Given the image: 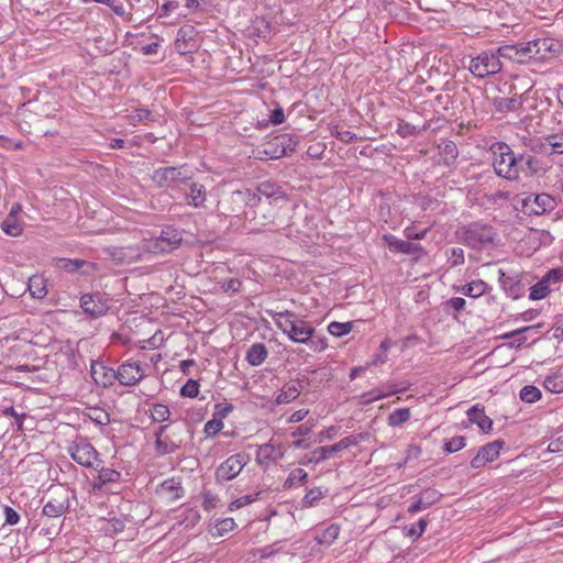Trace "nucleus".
I'll use <instances>...</instances> for the list:
<instances>
[{
  "mask_svg": "<svg viewBox=\"0 0 563 563\" xmlns=\"http://www.w3.org/2000/svg\"><path fill=\"white\" fill-rule=\"evenodd\" d=\"M273 200L283 202V188L271 181L258 184L256 190L251 189L234 190L221 196L217 203V213L222 217L238 216L244 207L257 206L261 200Z\"/></svg>",
  "mask_w": 563,
  "mask_h": 563,
  "instance_id": "1",
  "label": "nucleus"
},
{
  "mask_svg": "<svg viewBox=\"0 0 563 563\" xmlns=\"http://www.w3.org/2000/svg\"><path fill=\"white\" fill-rule=\"evenodd\" d=\"M284 201L275 202L271 199L261 200L260 205L251 206L250 208L254 209L255 220L263 228H267L268 231H277L282 228L288 227L290 223L287 220L283 219L282 211L288 205V197L283 190Z\"/></svg>",
  "mask_w": 563,
  "mask_h": 563,
  "instance_id": "2",
  "label": "nucleus"
},
{
  "mask_svg": "<svg viewBox=\"0 0 563 563\" xmlns=\"http://www.w3.org/2000/svg\"><path fill=\"white\" fill-rule=\"evenodd\" d=\"M276 327L282 330L292 342L308 344L314 334V328L309 322L299 319L292 311L276 312Z\"/></svg>",
  "mask_w": 563,
  "mask_h": 563,
  "instance_id": "3",
  "label": "nucleus"
},
{
  "mask_svg": "<svg viewBox=\"0 0 563 563\" xmlns=\"http://www.w3.org/2000/svg\"><path fill=\"white\" fill-rule=\"evenodd\" d=\"M74 492L66 486H55L49 490V499L44 505L41 520H58L70 507Z\"/></svg>",
  "mask_w": 563,
  "mask_h": 563,
  "instance_id": "4",
  "label": "nucleus"
},
{
  "mask_svg": "<svg viewBox=\"0 0 563 563\" xmlns=\"http://www.w3.org/2000/svg\"><path fill=\"white\" fill-rule=\"evenodd\" d=\"M192 172L186 165L161 167L153 172L151 179L158 188H169L190 180Z\"/></svg>",
  "mask_w": 563,
  "mask_h": 563,
  "instance_id": "5",
  "label": "nucleus"
},
{
  "mask_svg": "<svg viewBox=\"0 0 563 563\" xmlns=\"http://www.w3.org/2000/svg\"><path fill=\"white\" fill-rule=\"evenodd\" d=\"M495 236L496 233L492 227L478 223L471 224L461 232L462 242L473 250H482L493 244Z\"/></svg>",
  "mask_w": 563,
  "mask_h": 563,
  "instance_id": "6",
  "label": "nucleus"
},
{
  "mask_svg": "<svg viewBox=\"0 0 563 563\" xmlns=\"http://www.w3.org/2000/svg\"><path fill=\"white\" fill-rule=\"evenodd\" d=\"M503 64L496 51H485L471 58L468 69L478 78L495 75L501 70Z\"/></svg>",
  "mask_w": 563,
  "mask_h": 563,
  "instance_id": "7",
  "label": "nucleus"
},
{
  "mask_svg": "<svg viewBox=\"0 0 563 563\" xmlns=\"http://www.w3.org/2000/svg\"><path fill=\"white\" fill-rule=\"evenodd\" d=\"M521 211L528 216H541L555 209V199L545 192L529 194L518 199Z\"/></svg>",
  "mask_w": 563,
  "mask_h": 563,
  "instance_id": "8",
  "label": "nucleus"
},
{
  "mask_svg": "<svg viewBox=\"0 0 563 563\" xmlns=\"http://www.w3.org/2000/svg\"><path fill=\"white\" fill-rule=\"evenodd\" d=\"M68 453L76 463L85 467L98 470L103 463L93 445L84 439L73 443L68 448Z\"/></svg>",
  "mask_w": 563,
  "mask_h": 563,
  "instance_id": "9",
  "label": "nucleus"
},
{
  "mask_svg": "<svg viewBox=\"0 0 563 563\" xmlns=\"http://www.w3.org/2000/svg\"><path fill=\"white\" fill-rule=\"evenodd\" d=\"M250 456L244 452H240L229 456L223 461L214 472L216 482L223 484L234 479L249 463Z\"/></svg>",
  "mask_w": 563,
  "mask_h": 563,
  "instance_id": "10",
  "label": "nucleus"
},
{
  "mask_svg": "<svg viewBox=\"0 0 563 563\" xmlns=\"http://www.w3.org/2000/svg\"><path fill=\"white\" fill-rule=\"evenodd\" d=\"M183 242V232L174 227H165L162 229L159 236H157L152 247L154 252L170 253L178 249Z\"/></svg>",
  "mask_w": 563,
  "mask_h": 563,
  "instance_id": "11",
  "label": "nucleus"
},
{
  "mask_svg": "<svg viewBox=\"0 0 563 563\" xmlns=\"http://www.w3.org/2000/svg\"><path fill=\"white\" fill-rule=\"evenodd\" d=\"M117 380L122 386H135L145 376L144 369L139 361L125 362L115 369Z\"/></svg>",
  "mask_w": 563,
  "mask_h": 563,
  "instance_id": "12",
  "label": "nucleus"
},
{
  "mask_svg": "<svg viewBox=\"0 0 563 563\" xmlns=\"http://www.w3.org/2000/svg\"><path fill=\"white\" fill-rule=\"evenodd\" d=\"M80 307L84 312L91 318H99L109 310V299L104 298L99 292L85 294L80 298Z\"/></svg>",
  "mask_w": 563,
  "mask_h": 563,
  "instance_id": "13",
  "label": "nucleus"
},
{
  "mask_svg": "<svg viewBox=\"0 0 563 563\" xmlns=\"http://www.w3.org/2000/svg\"><path fill=\"white\" fill-rule=\"evenodd\" d=\"M356 444H357V440L354 435L345 437L332 445L317 448L314 451H312V456L308 461L301 462V463L306 465L311 462H314V463L323 462L330 455L338 453L342 450H345L350 446L356 445Z\"/></svg>",
  "mask_w": 563,
  "mask_h": 563,
  "instance_id": "14",
  "label": "nucleus"
},
{
  "mask_svg": "<svg viewBox=\"0 0 563 563\" xmlns=\"http://www.w3.org/2000/svg\"><path fill=\"white\" fill-rule=\"evenodd\" d=\"M103 254L117 265L134 263L141 256L140 250L134 246H107Z\"/></svg>",
  "mask_w": 563,
  "mask_h": 563,
  "instance_id": "15",
  "label": "nucleus"
},
{
  "mask_svg": "<svg viewBox=\"0 0 563 563\" xmlns=\"http://www.w3.org/2000/svg\"><path fill=\"white\" fill-rule=\"evenodd\" d=\"M383 240L393 252L406 255H415L416 257H421L427 254L420 244L412 243L410 240L404 241L393 234H385Z\"/></svg>",
  "mask_w": 563,
  "mask_h": 563,
  "instance_id": "16",
  "label": "nucleus"
},
{
  "mask_svg": "<svg viewBox=\"0 0 563 563\" xmlns=\"http://www.w3.org/2000/svg\"><path fill=\"white\" fill-rule=\"evenodd\" d=\"M505 442L500 439L483 445L477 454L471 460V467L478 470L486 463L495 461L499 456Z\"/></svg>",
  "mask_w": 563,
  "mask_h": 563,
  "instance_id": "17",
  "label": "nucleus"
},
{
  "mask_svg": "<svg viewBox=\"0 0 563 563\" xmlns=\"http://www.w3.org/2000/svg\"><path fill=\"white\" fill-rule=\"evenodd\" d=\"M533 59H549L558 54L562 47L561 43L551 37L532 40Z\"/></svg>",
  "mask_w": 563,
  "mask_h": 563,
  "instance_id": "18",
  "label": "nucleus"
},
{
  "mask_svg": "<svg viewBox=\"0 0 563 563\" xmlns=\"http://www.w3.org/2000/svg\"><path fill=\"white\" fill-rule=\"evenodd\" d=\"M90 374L98 386L111 387L117 380L115 369L107 366L103 362L93 361L90 366Z\"/></svg>",
  "mask_w": 563,
  "mask_h": 563,
  "instance_id": "19",
  "label": "nucleus"
},
{
  "mask_svg": "<svg viewBox=\"0 0 563 563\" xmlns=\"http://www.w3.org/2000/svg\"><path fill=\"white\" fill-rule=\"evenodd\" d=\"M493 167L495 173L504 178V172L507 170L508 161L511 155V147L505 142H497L492 145Z\"/></svg>",
  "mask_w": 563,
  "mask_h": 563,
  "instance_id": "20",
  "label": "nucleus"
},
{
  "mask_svg": "<svg viewBox=\"0 0 563 563\" xmlns=\"http://www.w3.org/2000/svg\"><path fill=\"white\" fill-rule=\"evenodd\" d=\"M519 177L542 176L547 170L539 158L527 153H519Z\"/></svg>",
  "mask_w": 563,
  "mask_h": 563,
  "instance_id": "21",
  "label": "nucleus"
},
{
  "mask_svg": "<svg viewBox=\"0 0 563 563\" xmlns=\"http://www.w3.org/2000/svg\"><path fill=\"white\" fill-rule=\"evenodd\" d=\"M499 283L506 295L512 299H519L525 294V285L518 275H508L499 269Z\"/></svg>",
  "mask_w": 563,
  "mask_h": 563,
  "instance_id": "22",
  "label": "nucleus"
},
{
  "mask_svg": "<svg viewBox=\"0 0 563 563\" xmlns=\"http://www.w3.org/2000/svg\"><path fill=\"white\" fill-rule=\"evenodd\" d=\"M442 494L434 488H427L416 496V500L409 506L408 512L416 514L420 510L428 509L439 503Z\"/></svg>",
  "mask_w": 563,
  "mask_h": 563,
  "instance_id": "23",
  "label": "nucleus"
},
{
  "mask_svg": "<svg viewBox=\"0 0 563 563\" xmlns=\"http://www.w3.org/2000/svg\"><path fill=\"white\" fill-rule=\"evenodd\" d=\"M467 418L471 423L477 424V427L485 433L489 432L493 427V420L487 417L484 412V406L476 404L472 406L467 412Z\"/></svg>",
  "mask_w": 563,
  "mask_h": 563,
  "instance_id": "24",
  "label": "nucleus"
},
{
  "mask_svg": "<svg viewBox=\"0 0 563 563\" xmlns=\"http://www.w3.org/2000/svg\"><path fill=\"white\" fill-rule=\"evenodd\" d=\"M268 146L273 148L272 155L274 157L285 156L288 153L295 151L296 143L292 142L290 137L286 134H280L275 136L269 143Z\"/></svg>",
  "mask_w": 563,
  "mask_h": 563,
  "instance_id": "25",
  "label": "nucleus"
},
{
  "mask_svg": "<svg viewBox=\"0 0 563 563\" xmlns=\"http://www.w3.org/2000/svg\"><path fill=\"white\" fill-rule=\"evenodd\" d=\"M98 475L92 482L93 490H100L103 485L118 483L121 479V473L113 468L104 467L103 463L98 467Z\"/></svg>",
  "mask_w": 563,
  "mask_h": 563,
  "instance_id": "26",
  "label": "nucleus"
},
{
  "mask_svg": "<svg viewBox=\"0 0 563 563\" xmlns=\"http://www.w3.org/2000/svg\"><path fill=\"white\" fill-rule=\"evenodd\" d=\"M441 156L440 164L451 167L456 164L459 148L453 141L445 140L438 146Z\"/></svg>",
  "mask_w": 563,
  "mask_h": 563,
  "instance_id": "27",
  "label": "nucleus"
},
{
  "mask_svg": "<svg viewBox=\"0 0 563 563\" xmlns=\"http://www.w3.org/2000/svg\"><path fill=\"white\" fill-rule=\"evenodd\" d=\"M303 389L301 380H292L287 383L276 397L277 404H288L295 400Z\"/></svg>",
  "mask_w": 563,
  "mask_h": 563,
  "instance_id": "28",
  "label": "nucleus"
},
{
  "mask_svg": "<svg viewBox=\"0 0 563 563\" xmlns=\"http://www.w3.org/2000/svg\"><path fill=\"white\" fill-rule=\"evenodd\" d=\"M555 280V273H547L537 284H534L530 288L529 299L530 300H541L544 299L550 292L551 288H549V278Z\"/></svg>",
  "mask_w": 563,
  "mask_h": 563,
  "instance_id": "29",
  "label": "nucleus"
},
{
  "mask_svg": "<svg viewBox=\"0 0 563 563\" xmlns=\"http://www.w3.org/2000/svg\"><path fill=\"white\" fill-rule=\"evenodd\" d=\"M207 191L203 185L191 183L186 194V202L194 208H201L206 201Z\"/></svg>",
  "mask_w": 563,
  "mask_h": 563,
  "instance_id": "30",
  "label": "nucleus"
},
{
  "mask_svg": "<svg viewBox=\"0 0 563 563\" xmlns=\"http://www.w3.org/2000/svg\"><path fill=\"white\" fill-rule=\"evenodd\" d=\"M383 388H384V390L375 391V395L368 401L379 400V399L389 397L391 395L406 391L410 388V384L408 382H400V383L389 382V383H386L383 386ZM372 394H374V391H372Z\"/></svg>",
  "mask_w": 563,
  "mask_h": 563,
  "instance_id": "31",
  "label": "nucleus"
},
{
  "mask_svg": "<svg viewBox=\"0 0 563 563\" xmlns=\"http://www.w3.org/2000/svg\"><path fill=\"white\" fill-rule=\"evenodd\" d=\"M268 351L263 343H254L250 346L246 353V361L252 366L262 365L267 358Z\"/></svg>",
  "mask_w": 563,
  "mask_h": 563,
  "instance_id": "32",
  "label": "nucleus"
},
{
  "mask_svg": "<svg viewBox=\"0 0 563 563\" xmlns=\"http://www.w3.org/2000/svg\"><path fill=\"white\" fill-rule=\"evenodd\" d=\"M494 106L498 112L516 111L522 107V96L495 98Z\"/></svg>",
  "mask_w": 563,
  "mask_h": 563,
  "instance_id": "33",
  "label": "nucleus"
},
{
  "mask_svg": "<svg viewBox=\"0 0 563 563\" xmlns=\"http://www.w3.org/2000/svg\"><path fill=\"white\" fill-rule=\"evenodd\" d=\"M27 288L33 298L42 299L47 294L46 280L40 275L30 277Z\"/></svg>",
  "mask_w": 563,
  "mask_h": 563,
  "instance_id": "34",
  "label": "nucleus"
},
{
  "mask_svg": "<svg viewBox=\"0 0 563 563\" xmlns=\"http://www.w3.org/2000/svg\"><path fill=\"white\" fill-rule=\"evenodd\" d=\"M487 289L488 284L482 279H477L464 285L462 288V294L464 296L478 298L482 295H484L487 291Z\"/></svg>",
  "mask_w": 563,
  "mask_h": 563,
  "instance_id": "35",
  "label": "nucleus"
},
{
  "mask_svg": "<svg viewBox=\"0 0 563 563\" xmlns=\"http://www.w3.org/2000/svg\"><path fill=\"white\" fill-rule=\"evenodd\" d=\"M340 534V527L338 525H330L328 528L318 532L316 540L320 544L330 545L332 544Z\"/></svg>",
  "mask_w": 563,
  "mask_h": 563,
  "instance_id": "36",
  "label": "nucleus"
},
{
  "mask_svg": "<svg viewBox=\"0 0 563 563\" xmlns=\"http://www.w3.org/2000/svg\"><path fill=\"white\" fill-rule=\"evenodd\" d=\"M411 418V412L409 408H398L390 412L387 418L388 426L396 428L400 427Z\"/></svg>",
  "mask_w": 563,
  "mask_h": 563,
  "instance_id": "37",
  "label": "nucleus"
},
{
  "mask_svg": "<svg viewBox=\"0 0 563 563\" xmlns=\"http://www.w3.org/2000/svg\"><path fill=\"white\" fill-rule=\"evenodd\" d=\"M2 231L10 236H19L22 233V224L13 214H8L1 223Z\"/></svg>",
  "mask_w": 563,
  "mask_h": 563,
  "instance_id": "38",
  "label": "nucleus"
},
{
  "mask_svg": "<svg viewBox=\"0 0 563 563\" xmlns=\"http://www.w3.org/2000/svg\"><path fill=\"white\" fill-rule=\"evenodd\" d=\"M284 456V453L276 449L271 443H266L260 446L258 453H257V461L258 463H262V459L269 460V461H277L280 460Z\"/></svg>",
  "mask_w": 563,
  "mask_h": 563,
  "instance_id": "39",
  "label": "nucleus"
},
{
  "mask_svg": "<svg viewBox=\"0 0 563 563\" xmlns=\"http://www.w3.org/2000/svg\"><path fill=\"white\" fill-rule=\"evenodd\" d=\"M180 489V482L174 477L164 481L161 485V493L167 494L169 498L173 500L181 497V495L179 494Z\"/></svg>",
  "mask_w": 563,
  "mask_h": 563,
  "instance_id": "40",
  "label": "nucleus"
},
{
  "mask_svg": "<svg viewBox=\"0 0 563 563\" xmlns=\"http://www.w3.org/2000/svg\"><path fill=\"white\" fill-rule=\"evenodd\" d=\"M58 520H41L38 519V526H41V534L44 537H47L48 539H52L53 537H56L62 528V523L57 522Z\"/></svg>",
  "mask_w": 563,
  "mask_h": 563,
  "instance_id": "41",
  "label": "nucleus"
},
{
  "mask_svg": "<svg viewBox=\"0 0 563 563\" xmlns=\"http://www.w3.org/2000/svg\"><path fill=\"white\" fill-rule=\"evenodd\" d=\"M519 154L511 152L510 159L508 161L507 170L504 172V178L507 180L519 179Z\"/></svg>",
  "mask_w": 563,
  "mask_h": 563,
  "instance_id": "42",
  "label": "nucleus"
},
{
  "mask_svg": "<svg viewBox=\"0 0 563 563\" xmlns=\"http://www.w3.org/2000/svg\"><path fill=\"white\" fill-rule=\"evenodd\" d=\"M426 130H427V125L419 128V126H416L405 120H399V122L397 124V133L402 137L417 135L420 132L426 131Z\"/></svg>",
  "mask_w": 563,
  "mask_h": 563,
  "instance_id": "43",
  "label": "nucleus"
},
{
  "mask_svg": "<svg viewBox=\"0 0 563 563\" xmlns=\"http://www.w3.org/2000/svg\"><path fill=\"white\" fill-rule=\"evenodd\" d=\"M541 390L533 385H526L521 388L519 397L522 401L533 404L541 398Z\"/></svg>",
  "mask_w": 563,
  "mask_h": 563,
  "instance_id": "44",
  "label": "nucleus"
},
{
  "mask_svg": "<svg viewBox=\"0 0 563 563\" xmlns=\"http://www.w3.org/2000/svg\"><path fill=\"white\" fill-rule=\"evenodd\" d=\"M178 445L174 443L169 437H163L162 439H155V450L161 455H166L175 452Z\"/></svg>",
  "mask_w": 563,
  "mask_h": 563,
  "instance_id": "45",
  "label": "nucleus"
},
{
  "mask_svg": "<svg viewBox=\"0 0 563 563\" xmlns=\"http://www.w3.org/2000/svg\"><path fill=\"white\" fill-rule=\"evenodd\" d=\"M353 329V322H338L333 321L328 325V331L331 335L341 338L350 333Z\"/></svg>",
  "mask_w": 563,
  "mask_h": 563,
  "instance_id": "46",
  "label": "nucleus"
},
{
  "mask_svg": "<svg viewBox=\"0 0 563 563\" xmlns=\"http://www.w3.org/2000/svg\"><path fill=\"white\" fill-rule=\"evenodd\" d=\"M543 386L551 393H562L563 391V376L562 375H552L548 376L544 379Z\"/></svg>",
  "mask_w": 563,
  "mask_h": 563,
  "instance_id": "47",
  "label": "nucleus"
},
{
  "mask_svg": "<svg viewBox=\"0 0 563 563\" xmlns=\"http://www.w3.org/2000/svg\"><path fill=\"white\" fill-rule=\"evenodd\" d=\"M308 477V473L303 468H295L292 470L287 479L284 483V488H290L296 483H303Z\"/></svg>",
  "mask_w": 563,
  "mask_h": 563,
  "instance_id": "48",
  "label": "nucleus"
},
{
  "mask_svg": "<svg viewBox=\"0 0 563 563\" xmlns=\"http://www.w3.org/2000/svg\"><path fill=\"white\" fill-rule=\"evenodd\" d=\"M466 445V438L463 435H457L452 438L451 440L444 442L443 451L446 453H455L461 451Z\"/></svg>",
  "mask_w": 563,
  "mask_h": 563,
  "instance_id": "49",
  "label": "nucleus"
},
{
  "mask_svg": "<svg viewBox=\"0 0 563 563\" xmlns=\"http://www.w3.org/2000/svg\"><path fill=\"white\" fill-rule=\"evenodd\" d=\"M170 410L166 405L155 404L152 409V419L155 422H163L169 419Z\"/></svg>",
  "mask_w": 563,
  "mask_h": 563,
  "instance_id": "50",
  "label": "nucleus"
},
{
  "mask_svg": "<svg viewBox=\"0 0 563 563\" xmlns=\"http://www.w3.org/2000/svg\"><path fill=\"white\" fill-rule=\"evenodd\" d=\"M223 421L213 417L205 424L203 432L207 438H213L223 429Z\"/></svg>",
  "mask_w": 563,
  "mask_h": 563,
  "instance_id": "51",
  "label": "nucleus"
},
{
  "mask_svg": "<svg viewBox=\"0 0 563 563\" xmlns=\"http://www.w3.org/2000/svg\"><path fill=\"white\" fill-rule=\"evenodd\" d=\"M448 261L452 267L463 265L465 262L464 251L461 247H452L448 251Z\"/></svg>",
  "mask_w": 563,
  "mask_h": 563,
  "instance_id": "52",
  "label": "nucleus"
},
{
  "mask_svg": "<svg viewBox=\"0 0 563 563\" xmlns=\"http://www.w3.org/2000/svg\"><path fill=\"white\" fill-rule=\"evenodd\" d=\"M199 394V383L196 379H188L186 384L180 388V395L183 397L195 398Z\"/></svg>",
  "mask_w": 563,
  "mask_h": 563,
  "instance_id": "53",
  "label": "nucleus"
},
{
  "mask_svg": "<svg viewBox=\"0 0 563 563\" xmlns=\"http://www.w3.org/2000/svg\"><path fill=\"white\" fill-rule=\"evenodd\" d=\"M235 526L236 523L233 518L221 519L216 523V534L222 537L225 533L232 531L235 528Z\"/></svg>",
  "mask_w": 563,
  "mask_h": 563,
  "instance_id": "54",
  "label": "nucleus"
},
{
  "mask_svg": "<svg viewBox=\"0 0 563 563\" xmlns=\"http://www.w3.org/2000/svg\"><path fill=\"white\" fill-rule=\"evenodd\" d=\"M496 52H497V55L499 56V59L505 58V59H509V60L514 62V59L517 58L518 48H517L516 44H509V45L499 46L496 49Z\"/></svg>",
  "mask_w": 563,
  "mask_h": 563,
  "instance_id": "55",
  "label": "nucleus"
},
{
  "mask_svg": "<svg viewBox=\"0 0 563 563\" xmlns=\"http://www.w3.org/2000/svg\"><path fill=\"white\" fill-rule=\"evenodd\" d=\"M60 262L63 263L62 267L70 273H74V272L82 268L86 265H90V263H88L84 260H79V258H74V260L63 258V260H60Z\"/></svg>",
  "mask_w": 563,
  "mask_h": 563,
  "instance_id": "56",
  "label": "nucleus"
},
{
  "mask_svg": "<svg viewBox=\"0 0 563 563\" xmlns=\"http://www.w3.org/2000/svg\"><path fill=\"white\" fill-rule=\"evenodd\" d=\"M260 494L261 493L249 494V495H244V496L239 497L238 499L233 500L230 504V510L240 509V508H242V507H244L246 505L252 504L253 501H255L258 498Z\"/></svg>",
  "mask_w": 563,
  "mask_h": 563,
  "instance_id": "57",
  "label": "nucleus"
},
{
  "mask_svg": "<svg viewBox=\"0 0 563 563\" xmlns=\"http://www.w3.org/2000/svg\"><path fill=\"white\" fill-rule=\"evenodd\" d=\"M233 406L229 404L228 401L218 402L214 405V412L213 417L223 421L230 412H232Z\"/></svg>",
  "mask_w": 563,
  "mask_h": 563,
  "instance_id": "58",
  "label": "nucleus"
},
{
  "mask_svg": "<svg viewBox=\"0 0 563 563\" xmlns=\"http://www.w3.org/2000/svg\"><path fill=\"white\" fill-rule=\"evenodd\" d=\"M547 142L554 153H563V132L561 134L549 135Z\"/></svg>",
  "mask_w": 563,
  "mask_h": 563,
  "instance_id": "59",
  "label": "nucleus"
},
{
  "mask_svg": "<svg viewBox=\"0 0 563 563\" xmlns=\"http://www.w3.org/2000/svg\"><path fill=\"white\" fill-rule=\"evenodd\" d=\"M323 497V493L319 487L311 488L305 495L302 501L305 505L313 506L317 501H319Z\"/></svg>",
  "mask_w": 563,
  "mask_h": 563,
  "instance_id": "60",
  "label": "nucleus"
},
{
  "mask_svg": "<svg viewBox=\"0 0 563 563\" xmlns=\"http://www.w3.org/2000/svg\"><path fill=\"white\" fill-rule=\"evenodd\" d=\"M152 115V112L147 109H144V108H140V109H135L130 115H129V120L132 124H136L139 122H142L144 120H147L150 119V117Z\"/></svg>",
  "mask_w": 563,
  "mask_h": 563,
  "instance_id": "61",
  "label": "nucleus"
},
{
  "mask_svg": "<svg viewBox=\"0 0 563 563\" xmlns=\"http://www.w3.org/2000/svg\"><path fill=\"white\" fill-rule=\"evenodd\" d=\"M428 521L423 518L419 519L416 525H412L408 530V536L418 539L426 530Z\"/></svg>",
  "mask_w": 563,
  "mask_h": 563,
  "instance_id": "62",
  "label": "nucleus"
},
{
  "mask_svg": "<svg viewBox=\"0 0 563 563\" xmlns=\"http://www.w3.org/2000/svg\"><path fill=\"white\" fill-rule=\"evenodd\" d=\"M429 230L430 229L427 228V229L417 231L413 228L408 227L404 230V235L406 236L407 240H422L426 238Z\"/></svg>",
  "mask_w": 563,
  "mask_h": 563,
  "instance_id": "63",
  "label": "nucleus"
},
{
  "mask_svg": "<svg viewBox=\"0 0 563 563\" xmlns=\"http://www.w3.org/2000/svg\"><path fill=\"white\" fill-rule=\"evenodd\" d=\"M308 345L314 351V352H321L328 347L327 339L324 336L321 338H314L311 336V341H309Z\"/></svg>",
  "mask_w": 563,
  "mask_h": 563,
  "instance_id": "64",
  "label": "nucleus"
}]
</instances>
